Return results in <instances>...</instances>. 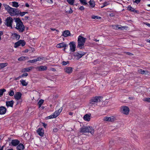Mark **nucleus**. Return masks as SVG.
<instances>
[{"mask_svg": "<svg viewBox=\"0 0 150 150\" xmlns=\"http://www.w3.org/2000/svg\"><path fill=\"white\" fill-rule=\"evenodd\" d=\"M15 22L16 23L15 28L18 31L23 32L25 30V26L19 18H18L15 19Z\"/></svg>", "mask_w": 150, "mask_h": 150, "instance_id": "obj_1", "label": "nucleus"}, {"mask_svg": "<svg viewBox=\"0 0 150 150\" xmlns=\"http://www.w3.org/2000/svg\"><path fill=\"white\" fill-rule=\"evenodd\" d=\"M5 8L11 16L19 15V10L18 9L11 8L8 5H7Z\"/></svg>", "mask_w": 150, "mask_h": 150, "instance_id": "obj_2", "label": "nucleus"}, {"mask_svg": "<svg viewBox=\"0 0 150 150\" xmlns=\"http://www.w3.org/2000/svg\"><path fill=\"white\" fill-rule=\"evenodd\" d=\"M86 38L81 35L79 36L78 38V45L77 47L80 49H82L84 45Z\"/></svg>", "mask_w": 150, "mask_h": 150, "instance_id": "obj_3", "label": "nucleus"}, {"mask_svg": "<svg viewBox=\"0 0 150 150\" xmlns=\"http://www.w3.org/2000/svg\"><path fill=\"white\" fill-rule=\"evenodd\" d=\"M80 132L83 133L90 132L93 134H94V130L92 127L84 126L80 128Z\"/></svg>", "mask_w": 150, "mask_h": 150, "instance_id": "obj_4", "label": "nucleus"}, {"mask_svg": "<svg viewBox=\"0 0 150 150\" xmlns=\"http://www.w3.org/2000/svg\"><path fill=\"white\" fill-rule=\"evenodd\" d=\"M101 97L100 96H95L93 97L90 100L89 103L92 106L94 105H96L97 103L100 101Z\"/></svg>", "mask_w": 150, "mask_h": 150, "instance_id": "obj_5", "label": "nucleus"}, {"mask_svg": "<svg viewBox=\"0 0 150 150\" xmlns=\"http://www.w3.org/2000/svg\"><path fill=\"white\" fill-rule=\"evenodd\" d=\"M13 22V19L10 17H8L7 18L5 21V24L7 26L12 28V24Z\"/></svg>", "mask_w": 150, "mask_h": 150, "instance_id": "obj_6", "label": "nucleus"}, {"mask_svg": "<svg viewBox=\"0 0 150 150\" xmlns=\"http://www.w3.org/2000/svg\"><path fill=\"white\" fill-rule=\"evenodd\" d=\"M85 54L84 52L80 51L74 53V56L76 57L77 59H79L85 55Z\"/></svg>", "mask_w": 150, "mask_h": 150, "instance_id": "obj_7", "label": "nucleus"}, {"mask_svg": "<svg viewBox=\"0 0 150 150\" xmlns=\"http://www.w3.org/2000/svg\"><path fill=\"white\" fill-rule=\"evenodd\" d=\"M116 120L115 117L111 116L110 117L106 116L104 117L103 120L104 121L113 122Z\"/></svg>", "mask_w": 150, "mask_h": 150, "instance_id": "obj_8", "label": "nucleus"}, {"mask_svg": "<svg viewBox=\"0 0 150 150\" xmlns=\"http://www.w3.org/2000/svg\"><path fill=\"white\" fill-rule=\"evenodd\" d=\"M70 47V51L71 52H74L76 50L75 42L74 41H72L69 43Z\"/></svg>", "mask_w": 150, "mask_h": 150, "instance_id": "obj_9", "label": "nucleus"}, {"mask_svg": "<svg viewBox=\"0 0 150 150\" xmlns=\"http://www.w3.org/2000/svg\"><path fill=\"white\" fill-rule=\"evenodd\" d=\"M121 109V111L122 113L126 115L128 114L129 109L126 106L122 107Z\"/></svg>", "mask_w": 150, "mask_h": 150, "instance_id": "obj_10", "label": "nucleus"}, {"mask_svg": "<svg viewBox=\"0 0 150 150\" xmlns=\"http://www.w3.org/2000/svg\"><path fill=\"white\" fill-rule=\"evenodd\" d=\"M25 44V43L23 40H20L15 43L14 47L16 48L21 45L23 47L24 46Z\"/></svg>", "mask_w": 150, "mask_h": 150, "instance_id": "obj_11", "label": "nucleus"}, {"mask_svg": "<svg viewBox=\"0 0 150 150\" xmlns=\"http://www.w3.org/2000/svg\"><path fill=\"white\" fill-rule=\"evenodd\" d=\"M68 46V45L65 42L57 44L56 45L57 47L58 48H64V50L65 51L66 47Z\"/></svg>", "mask_w": 150, "mask_h": 150, "instance_id": "obj_12", "label": "nucleus"}, {"mask_svg": "<svg viewBox=\"0 0 150 150\" xmlns=\"http://www.w3.org/2000/svg\"><path fill=\"white\" fill-rule=\"evenodd\" d=\"M47 69V68L46 66H40L36 68V69L39 71H45Z\"/></svg>", "mask_w": 150, "mask_h": 150, "instance_id": "obj_13", "label": "nucleus"}, {"mask_svg": "<svg viewBox=\"0 0 150 150\" xmlns=\"http://www.w3.org/2000/svg\"><path fill=\"white\" fill-rule=\"evenodd\" d=\"M138 72L142 74L149 75L150 73L147 70H144L141 69H139L138 70Z\"/></svg>", "mask_w": 150, "mask_h": 150, "instance_id": "obj_14", "label": "nucleus"}, {"mask_svg": "<svg viewBox=\"0 0 150 150\" xmlns=\"http://www.w3.org/2000/svg\"><path fill=\"white\" fill-rule=\"evenodd\" d=\"M22 94L20 92H16L14 95V97L17 100L20 99L21 97Z\"/></svg>", "mask_w": 150, "mask_h": 150, "instance_id": "obj_15", "label": "nucleus"}, {"mask_svg": "<svg viewBox=\"0 0 150 150\" xmlns=\"http://www.w3.org/2000/svg\"><path fill=\"white\" fill-rule=\"evenodd\" d=\"M72 70L73 68L71 67H66L64 69L65 72L68 74L71 73Z\"/></svg>", "mask_w": 150, "mask_h": 150, "instance_id": "obj_16", "label": "nucleus"}, {"mask_svg": "<svg viewBox=\"0 0 150 150\" xmlns=\"http://www.w3.org/2000/svg\"><path fill=\"white\" fill-rule=\"evenodd\" d=\"M6 109L5 107H0V115H4L6 112Z\"/></svg>", "mask_w": 150, "mask_h": 150, "instance_id": "obj_17", "label": "nucleus"}, {"mask_svg": "<svg viewBox=\"0 0 150 150\" xmlns=\"http://www.w3.org/2000/svg\"><path fill=\"white\" fill-rule=\"evenodd\" d=\"M33 68L34 67H29L25 68L22 69L21 71L22 72L24 73L26 72H29L30 71H31Z\"/></svg>", "mask_w": 150, "mask_h": 150, "instance_id": "obj_18", "label": "nucleus"}, {"mask_svg": "<svg viewBox=\"0 0 150 150\" xmlns=\"http://www.w3.org/2000/svg\"><path fill=\"white\" fill-rule=\"evenodd\" d=\"M36 132L39 135L41 136H43L44 134V130L42 128H39L37 130Z\"/></svg>", "mask_w": 150, "mask_h": 150, "instance_id": "obj_19", "label": "nucleus"}, {"mask_svg": "<svg viewBox=\"0 0 150 150\" xmlns=\"http://www.w3.org/2000/svg\"><path fill=\"white\" fill-rule=\"evenodd\" d=\"M62 108H60L58 110H56L53 113L54 115L56 117H57L58 115H59L60 113L62 111Z\"/></svg>", "mask_w": 150, "mask_h": 150, "instance_id": "obj_20", "label": "nucleus"}, {"mask_svg": "<svg viewBox=\"0 0 150 150\" xmlns=\"http://www.w3.org/2000/svg\"><path fill=\"white\" fill-rule=\"evenodd\" d=\"M70 31L68 30H66L63 31L62 35L65 37H66L68 36H70Z\"/></svg>", "mask_w": 150, "mask_h": 150, "instance_id": "obj_21", "label": "nucleus"}, {"mask_svg": "<svg viewBox=\"0 0 150 150\" xmlns=\"http://www.w3.org/2000/svg\"><path fill=\"white\" fill-rule=\"evenodd\" d=\"M11 143L13 146H16L19 144L20 142L18 139H14L13 140Z\"/></svg>", "mask_w": 150, "mask_h": 150, "instance_id": "obj_22", "label": "nucleus"}, {"mask_svg": "<svg viewBox=\"0 0 150 150\" xmlns=\"http://www.w3.org/2000/svg\"><path fill=\"white\" fill-rule=\"evenodd\" d=\"M14 102L13 100L6 101V105L7 107H12L14 104Z\"/></svg>", "mask_w": 150, "mask_h": 150, "instance_id": "obj_23", "label": "nucleus"}, {"mask_svg": "<svg viewBox=\"0 0 150 150\" xmlns=\"http://www.w3.org/2000/svg\"><path fill=\"white\" fill-rule=\"evenodd\" d=\"M12 36L13 39L16 40H18L20 38V35L16 33L13 34Z\"/></svg>", "mask_w": 150, "mask_h": 150, "instance_id": "obj_24", "label": "nucleus"}, {"mask_svg": "<svg viewBox=\"0 0 150 150\" xmlns=\"http://www.w3.org/2000/svg\"><path fill=\"white\" fill-rule=\"evenodd\" d=\"M90 5V8H92L94 7L95 6V2L93 0H90L89 2Z\"/></svg>", "mask_w": 150, "mask_h": 150, "instance_id": "obj_25", "label": "nucleus"}, {"mask_svg": "<svg viewBox=\"0 0 150 150\" xmlns=\"http://www.w3.org/2000/svg\"><path fill=\"white\" fill-rule=\"evenodd\" d=\"M41 59L40 57H38L36 59H34L32 60H29L28 61V63H33L35 62L38 61H40Z\"/></svg>", "mask_w": 150, "mask_h": 150, "instance_id": "obj_26", "label": "nucleus"}, {"mask_svg": "<svg viewBox=\"0 0 150 150\" xmlns=\"http://www.w3.org/2000/svg\"><path fill=\"white\" fill-rule=\"evenodd\" d=\"M83 118L85 120L89 121L91 119L90 115L87 114L84 115Z\"/></svg>", "mask_w": 150, "mask_h": 150, "instance_id": "obj_27", "label": "nucleus"}, {"mask_svg": "<svg viewBox=\"0 0 150 150\" xmlns=\"http://www.w3.org/2000/svg\"><path fill=\"white\" fill-rule=\"evenodd\" d=\"M24 147L22 144H20L17 147V150H23Z\"/></svg>", "mask_w": 150, "mask_h": 150, "instance_id": "obj_28", "label": "nucleus"}, {"mask_svg": "<svg viewBox=\"0 0 150 150\" xmlns=\"http://www.w3.org/2000/svg\"><path fill=\"white\" fill-rule=\"evenodd\" d=\"M128 10L131 11L133 12H134L135 13H138L139 12V11H137L135 10L133 8H132L131 6H129L127 8Z\"/></svg>", "mask_w": 150, "mask_h": 150, "instance_id": "obj_29", "label": "nucleus"}, {"mask_svg": "<svg viewBox=\"0 0 150 150\" xmlns=\"http://www.w3.org/2000/svg\"><path fill=\"white\" fill-rule=\"evenodd\" d=\"M7 65V63H0V69L6 66Z\"/></svg>", "mask_w": 150, "mask_h": 150, "instance_id": "obj_30", "label": "nucleus"}, {"mask_svg": "<svg viewBox=\"0 0 150 150\" xmlns=\"http://www.w3.org/2000/svg\"><path fill=\"white\" fill-rule=\"evenodd\" d=\"M20 81L23 86H26L28 84V83L26 82L25 80H21Z\"/></svg>", "mask_w": 150, "mask_h": 150, "instance_id": "obj_31", "label": "nucleus"}, {"mask_svg": "<svg viewBox=\"0 0 150 150\" xmlns=\"http://www.w3.org/2000/svg\"><path fill=\"white\" fill-rule=\"evenodd\" d=\"M12 6L16 8H17L19 6V5H18V2L14 1L12 2Z\"/></svg>", "mask_w": 150, "mask_h": 150, "instance_id": "obj_32", "label": "nucleus"}, {"mask_svg": "<svg viewBox=\"0 0 150 150\" xmlns=\"http://www.w3.org/2000/svg\"><path fill=\"white\" fill-rule=\"evenodd\" d=\"M6 91L5 89H0V97H2L3 95V93Z\"/></svg>", "mask_w": 150, "mask_h": 150, "instance_id": "obj_33", "label": "nucleus"}, {"mask_svg": "<svg viewBox=\"0 0 150 150\" xmlns=\"http://www.w3.org/2000/svg\"><path fill=\"white\" fill-rule=\"evenodd\" d=\"M68 3L71 5H73L74 3L75 0H67Z\"/></svg>", "mask_w": 150, "mask_h": 150, "instance_id": "obj_34", "label": "nucleus"}, {"mask_svg": "<svg viewBox=\"0 0 150 150\" xmlns=\"http://www.w3.org/2000/svg\"><path fill=\"white\" fill-rule=\"evenodd\" d=\"M44 100L42 99H40L38 102V105L39 106V108H40L44 102Z\"/></svg>", "mask_w": 150, "mask_h": 150, "instance_id": "obj_35", "label": "nucleus"}, {"mask_svg": "<svg viewBox=\"0 0 150 150\" xmlns=\"http://www.w3.org/2000/svg\"><path fill=\"white\" fill-rule=\"evenodd\" d=\"M91 18L93 19H100L101 18L98 16L93 15L91 16Z\"/></svg>", "mask_w": 150, "mask_h": 150, "instance_id": "obj_36", "label": "nucleus"}, {"mask_svg": "<svg viewBox=\"0 0 150 150\" xmlns=\"http://www.w3.org/2000/svg\"><path fill=\"white\" fill-rule=\"evenodd\" d=\"M19 15H20V16H24L26 13H27V12H21L20 10H19Z\"/></svg>", "mask_w": 150, "mask_h": 150, "instance_id": "obj_37", "label": "nucleus"}, {"mask_svg": "<svg viewBox=\"0 0 150 150\" xmlns=\"http://www.w3.org/2000/svg\"><path fill=\"white\" fill-rule=\"evenodd\" d=\"M9 96H12L14 95V92L13 90H11L8 93Z\"/></svg>", "mask_w": 150, "mask_h": 150, "instance_id": "obj_38", "label": "nucleus"}, {"mask_svg": "<svg viewBox=\"0 0 150 150\" xmlns=\"http://www.w3.org/2000/svg\"><path fill=\"white\" fill-rule=\"evenodd\" d=\"M119 26V25H112V27L113 28L116 30L118 29Z\"/></svg>", "mask_w": 150, "mask_h": 150, "instance_id": "obj_39", "label": "nucleus"}, {"mask_svg": "<svg viewBox=\"0 0 150 150\" xmlns=\"http://www.w3.org/2000/svg\"><path fill=\"white\" fill-rule=\"evenodd\" d=\"M56 118V117L53 114L46 117V118L47 119L54 118Z\"/></svg>", "mask_w": 150, "mask_h": 150, "instance_id": "obj_40", "label": "nucleus"}, {"mask_svg": "<svg viewBox=\"0 0 150 150\" xmlns=\"http://www.w3.org/2000/svg\"><path fill=\"white\" fill-rule=\"evenodd\" d=\"M118 29H121V30H124L125 28H127L126 26H122L121 25H119Z\"/></svg>", "mask_w": 150, "mask_h": 150, "instance_id": "obj_41", "label": "nucleus"}, {"mask_svg": "<svg viewBox=\"0 0 150 150\" xmlns=\"http://www.w3.org/2000/svg\"><path fill=\"white\" fill-rule=\"evenodd\" d=\"M143 100L148 102H150V98H146L144 99Z\"/></svg>", "mask_w": 150, "mask_h": 150, "instance_id": "obj_42", "label": "nucleus"}, {"mask_svg": "<svg viewBox=\"0 0 150 150\" xmlns=\"http://www.w3.org/2000/svg\"><path fill=\"white\" fill-rule=\"evenodd\" d=\"M28 75V74L27 73H25L22 74L20 76V77L21 78L26 77Z\"/></svg>", "mask_w": 150, "mask_h": 150, "instance_id": "obj_43", "label": "nucleus"}, {"mask_svg": "<svg viewBox=\"0 0 150 150\" xmlns=\"http://www.w3.org/2000/svg\"><path fill=\"white\" fill-rule=\"evenodd\" d=\"M25 57L23 56L21 57H20L18 59V61H22L24 60L25 59Z\"/></svg>", "mask_w": 150, "mask_h": 150, "instance_id": "obj_44", "label": "nucleus"}, {"mask_svg": "<svg viewBox=\"0 0 150 150\" xmlns=\"http://www.w3.org/2000/svg\"><path fill=\"white\" fill-rule=\"evenodd\" d=\"M69 63V62L68 61L65 62L64 61L62 62V64L63 65H66Z\"/></svg>", "mask_w": 150, "mask_h": 150, "instance_id": "obj_45", "label": "nucleus"}, {"mask_svg": "<svg viewBox=\"0 0 150 150\" xmlns=\"http://www.w3.org/2000/svg\"><path fill=\"white\" fill-rule=\"evenodd\" d=\"M109 4L107 2L105 1L103 4V6H107Z\"/></svg>", "mask_w": 150, "mask_h": 150, "instance_id": "obj_46", "label": "nucleus"}, {"mask_svg": "<svg viewBox=\"0 0 150 150\" xmlns=\"http://www.w3.org/2000/svg\"><path fill=\"white\" fill-rule=\"evenodd\" d=\"M49 70L50 71H56V70L55 69L52 68H50Z\"/></svg>", "mask_w": 150, "mask_h": 150, "instance_id": "obj_47", "label": "nucleus"}, {"mask_svg": "<svg viewBox=\"0 0 150 150\" xmlns=\"http://www.w3.org/2000/svg\"><path fill=\"white\" fill-rule=\"evenodd\" d=\"M79 8L82 11L83 10H84V8L83 6H81Z\"/></svg>", "mask_w": 150, "mask_h": 150, "instance_id": "obj_48", "label": "nucleus"}, {"mask_svg": "<svg viewBox=\"0 0 150 150\" xmlns=\"http://www.w3.org/2000/svg\"><path fill=\"white\" fill-rule=\"evenodd\" d=\"M140 1L141 0H135L134 2L137 4H138L140 2Z\"/></svg>", "mask_w": 150, "mask_h": 150, "instance_id": "obj_49", "label": "nucleus"}, {"mask_svg": "<svg viewBox=\"0 0 150 150\" xmlns=\"http://www.w3.org/2000/svg\"><path fill=\"white\" fill-rule=\"evenodd\" d=\"M69 8L70 10L69 11V13H71L73 12V11L71 8Z\"/></svg>", "mask_w": 150, "mask_h": 150, "instance_id": "obj_50", "label": "nucleus"}, {"mask_svg": "<svg viewBox=\"0 0 150 150\" xmlns=\"http://www.w3.org/2000/svg\"><path fill=\"white\" fill-rule=\"evenodd\" d=\"M126 54L127 55H133V54L129 52H127L126 53Z\"/></svg>", "mask_w": 150, "mask_h": 150, "instance_id": "obj_51", "label": "nucleus"}, {"mask_svg": "<svg viewBox=\"0 0 150 150\" xmlns=\"http://www.w3.org/2000/svg\"><path fill=\"white\" fill-rule=\"evenodd\" d=\"M53 131L55 132H56L57 131V128H54L53 130Z\"/></svg>", "mask_w": 150, "mask_h": 150, "instance_id": "obj_52", "label": "nucleus"}, {"mask_svg": "<svg viewBox=\"0 0 150 150\" xmlns=\"http://www.w3.org/2000/svg\"><path fill=\"white\" fill-rule=\"evenodd\" d=\"M43 124V126L45 127L46 128V127L47 125L45 123H42Z\"/></svg>", "mask_w": 150, "mask_h": 150, "instance_id": "obj_53", "label": "nucleus"}, {"mask_svg": "<svg viewBox=\"0 0 150 150\" xmlns=\"http://www.w3.org/2000/svg\"><path fill=\"white\" fill-rule=\"evenodd\" d=\"M50 29H51V30H53V31H54V30H56L57 31H58V30H56L54 28H50Z\"/></svg>", "mask_w": 150, "mask_h": 150, "instance_id": "obj_54", "label": "nucleus"}, {"mask_svg": "<svg viewBox=\"0 0 150 150\" xmlns=\"http://www.w3.org/2000/svg\"><path fill=\"white\" fill-rule=\"evenodd\" d=\"M21 78V77H20V76L16 78L15 79L16 80H17L19 79L20 78Z\"/></svg>", "mask_w": 150, "mask_h": 150, "instance_id": "obj_55", "label": "nucleus"}, {"mask_svg": "<svg viewBox=\"0 0 150 150\" xmlns=\"http://www.w3.org/2000/svg\"><path fill=\"white\" fill-rule=\"evenodd\" d=\"M3 34V33L1 31H0V40L1 39V36Z\"/></svg>", "mask_w": 150, "mask_h": 150, "instance_id": "obj_56", "label": "nucleus"}, {"mask_svg": "<svg viewBox=\"0 0 150 150\" xmlns=\"http://www.w3.org/2000/svg\"><path fill=\"white\" fill-rule=\"evenodd\" d=\"M25 5L27 7H29V5L28 3H26Z\"/></svg>", "mask_w": 150, "mask_h": 150, "instance_id": "obj_57", "label": "nucleus"}, {"mask_svg": "<svg viewBox=\"0 0 150 150\" xmlns=\"http://www.w3.org/2000/svg\"><path fill=\"white\" fill-rule=\"evenodd\" d=\"M28 51V49H26L24 51V52L25 53L27 52Z\"/></svg>", "mask_w": 150, "mask_h": 150, "instance_id": "obj_58", "label": "nucleus"}, {"mask_svg": "<svg viewBox=\"0 0 150 150\" xmlns=\"http://www.w3.org/2000/svg\"><path fill=\"white\" fill-rule=\"evenodd\" d=\"M73 113L71 112H69V114L70 115H72Z\"/></svg>", "mask_w": 150, "mask_h": 150, "instance_id": "obj_59", "label": "nucleus"}, {"mask_svg": "<svg viewBox=\"0 0 150 150\" xmlns=\"http://www.w3.org/2000/svg\"><path fill=\"white\" fill-rule=\"evenodd\" d=\"M34 50L35 49L34 48H31V51L32 52H34Z\"/></svg>", "mask_w": 150, "mask_h": 150, "instance_id": "obj_60", "label": "nucleus"}, {"mask_svg": "<svg viewBox=\"0 0 150 150\" xmlns=\"http://www.w3.org/2000/svg\"><path fill=\"white\" fill-rule=\"evenodd\" d=\"M146 24L149 27H150V24L147 23Z\"/></svg>", "mask_w": 150, "mask_h": 150, "instance_id": "obj_61", "label": "nucleus"}, {"mask_svg": "<svg viewBox=\"0 0 150 150\" xmlns=\"http://www.w3.org/2000/svg\"><path fill=\"white\" fill-rule=\"evenodd\" d=\"M94 40V41H96V42H97V41H99V40H96V39H95Z\"/></svg>", "mask_w": 150, "mask_h": 150, "instance_id": "obj_62", "label": "nucleus"}, {"mask_svg": "<svg viewBox=\"0 0 150 150\" xmlns=\"http://www.w3.org/2000/svg\"><path fill=\"white\" fill-rule=\"evenodd\" d=\"M146 41L147 42H149V43H150V40H146Z\"/></svg>", "mask_w": 150, "mask_h": 150, "instance_id": "obj_63", "label": "nucleus"}, {"mask_svg": "<svg viewBox=\"0 0 150 150\" xmlns=\"http://www.w3.org/2000/svg\"><path fill=\"white\" fill-rule=\"evenodd\" d=\"M48 0L49 1L48 2L49 3L52 2V0Z\"/></svg>", "mask_w": 150, "mask_h": 150, "instance_id": "obj_64", "label": "nucleus"}]
</instances>
